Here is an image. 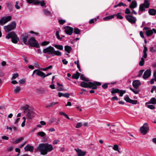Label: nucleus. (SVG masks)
Wrapping results in <instances>:
<instances>
[{
	"label": "nucleus",
	"instance_id": "obj_1",
	"mask_svg": "<svg viewBox=\"0 0 156 156\" xmlns=\"http://www.w3.org/2000/svg\"><path fill=\"white\" fill-rule=\"evenodd\" d=\"M41 152L42 155L46 154L48 152L51 151L53 150V147L51 144H39L35 149Z\"/></svg>",
	"mask_w": 156,
	"mask_h": 156
},
{
	"label": "nucleus",
	"instance_id": "obj_2",
	"mask_svg": "<svg viewBox=\"0 0 156 156\" xmlns=\"http://www.w3.org/2000/svg\"><path fill=\"white\" fill-rule=\"evenodd\" d=\"M28 105H26L21 107V109L24 110V113H25L27 118L28 119H31L34 116V113L32 109L29 108Z\"/></svg>",
	"mask_w": 156,
	"mask_h": 156
},
{
	"label": "nucleus",
	"instance_id": "obj_3",
	"mask_svg": "<svg viewBox=\"0 0 156 156\" xmlns=\"http://www.w3.org/2000/svg\"><path fill=\"white\" fill-rule=\"evenodd\" d=\"M7 39L11 38L12 42L15 44H16L18 41H19V39L16 34L13 31L10 32L6 36Z\"/></svg>",
	"mask_w": 156,
	"mask_h": 156
},
{
	"label": "nucleus",
	"instance_id": "obj_4",
	"mask_svg": "<svg viewBox=\"0 0 156 156\" xmlns=\"http://www.w3.org/2000/svg\"><path fill=\"white\" fill-rule=\"evenodd\" d=\"M28 44L32 47L39 48L40 45L37 41L33 37H31L28 41Z\"/></svg>",
	"mask_w": 156,
	"mask_h": 156
},
{
	"label": "nucleus",
	"instance_id": "obj_5",
	"mask_svg": "<svg viewBox=\"0 0 156 156\" xmlns=\"http://www.w3.org/2000/svg\"><path fill=\"white\" fill-rule=\"evenodd\" d=\"M150 2L148 0H145L144 2L140 5L139 9L141 12L145 11V8H148L150 6Z\"/></svg>",
	"mask_w": 156,
	"mask_h": 156
},
{
	"label": "nucleus",
	"instance_id": "obj_6",
	"mask_svg": "<svg viewBox=\"0 0 156 156\" xmlns=\"http://www.w3.org/2000/svg\"><path fill=\"white\" fill-rule=\"evenodd\" d=\"M16 27V23L14 22H12L10 24L6 26H5L4 28L5 31L9 32L14 30Z\"/></svg>",
	"mask_w": 156,
	"mask_h": 156
},
{
	"label": "nucleus",
	"instance_id": "obj_7",
	"mask_svg": "<svg viewBox=\"0 0 156 156\" xmlns=\"http://www.w3.org/2000/svg\"><path fill=\"white\" fill-rule=\"evenodd\" d=\"M149 29V28L147 27H145L143 29L144 30H146L145 34L147 36L149 37L152 35L153 33H156V30L154 28H153L152 30Z\"/></svg>",
	"mask_w": 156,
	"mask_h": 156
},
{
	"label": "nucleus",
	"instance_id": "obj_8",
	"mask_svg": "<svg viewBox=\"0 0 156 156\" xmlns=\"http://www.w3.org/2000/svg\"><path fill=\"white\" fill-rule=\"evenodd\" d=\"M132 15V13H131ZM126 19L130 23L132 24H134L137 20L136 18L133 16L132 15H127L125 16Z\"/></svg>",
	"mask_w": 156,
	"mask_h": 156
},
{
	"label": "nucleus",
	"instance_id": "obj_9",
	"mask_svg": "<svg viewBox=\"0 0 156 156\" xmlns=\"http://www.w3.org/2000/svg\"><path fill=\"white\" fill-rule=\"evenodd\" d=\"M54 48L51 46H49L47 48L44 49L43 50V52L44 54H48L49 55H51L52 56V55L53 54L54 51Z\"/></svg>",
	"mask_w": 156,
	"mask_h": 156
},
{
	"label": "nucleus",
	"instance_id": "obj_10",
	"mask_svg": "<svg viewBox=\"0 0 156 156\" xmlns=\"http://www.w3.org/2000/svg\"><path fill=\"white\" fill-rule=\"evenodd\" d=\"M149 129V127L147 123H145L143 126L140 128L141 133L144 135L146 134Z\"/></svg>",
	"mask_w": 156,
	"mask_h": 156
},
{
	"label": "nucleus",
	"instance_id": "obj_11",
	"mask_svg": "<svg viewBox=\"0 0 156 156\" xmlns=\"http://www.w3.org/2000/svg\"><path fill=\"white\" fill-rule=\"evenodd\" d=\"M12 17L11 16L2 17L0 19V24L1 25L5 24L10 21Z\"/></svg>",
	"mask_w": 156,
	"mask_h": 156
},
{
	"label": "nucleus",
	"instance_id": "obj_12",
	"mask_svg": "<svg viewBox=\"0 0 156 156\" xmlns=\"http://www.w3.org/2000/svg\"><path fill=\"white\" fill-rule=\"evenodd\" d=\"M65 29V32L68 35H71L73 32V27L69 26H66L63 27Z\"/></svg>",
	"mask_w": 156,
	"mask_h": 156
},
{
	"label": "nucleus",
	"instance_id": "obj_13",
	"mask_svg": "<svg viewBox=\"0 0 156 156\" xmlns=\"http://www.w3.org/2000/svg\"><path fill=\"white\" fill-rule=\"evenodd\" d=\"M93 85V82H89L88 83L84 81L81 82L80 86L84 88H90Z\"/></svg>",
	"mask_w": 156,
	"mask_h": 156
},
{
	"label": "nucleus",
	"instance_id": "obj_14",
	"mask_svg": "<svg viewBox=\"0 0 156 156\" xmlns=\"http://www.w3.org/2000/svg\"><path fill=\"white\" fill-rule=\"evenodd\" d=\"M29 34H28L26 33L23 34L21 35V39L25 45L27 44V39L29 37Z\"/></svg>",
	"mask_w": 156,
	"mask_h": 156
},
{
	"label": "nucleus",
	"instance_id": "obj_15",
	"mask_svg": "<svg viewBox=\"0 0 156 156\" xmlns=\"http://www.w3.org/2000/svg\"><path fill=\"white\" fill-rule=\"evenodd\" d=\"M151 75V70L150 69H147L144 72L143 78L144 79H146L149 77Z\"/></svg>",
	"mask_w": 156,
	"mask_h": 156
},
{
	"label": "nucleus",
	"instance_id": "obj_16",
	"mask_svg": "<svg viewBox=\"0 0 156 156\" xmlns=\"http://www.w3.org/2000/svg\"><path fill=\"white\" fill-rule=\"evenodd\" d=\"M132 85L133 87L137 89L138 88L139 86L141 85V83L140 80H136L133 81Z\"/></svg>",
	"mask_w": 156,
	"mask_h": 156
},
{
	"label": "nucleus",
	"instance_id": "obj_17",
	"mask_svg": "<svg viewBox=\"0 0 156 156\" xmlns=\"http://www.w3.org/2000/svg\"><path fill=\"white\" fill-rule=\"evenodd\" d=\"M34 147L33 146H31L29 144H27L24 147V149L26 151H29L33 152Z\"/></svg>",
	"mask_w": 156,
	"mask_h": 156
},
{
	"label": "nucleus",
	"instance_id": "obj_18",
	"mask_svg": "<svg viewBox=\"0 0 156 156\" xmlns=\"http://www.w3.org/2000/svg\"><path fill=\"white\" fill-rule=\"evenodd\" d=\"M78 156H84L86 153V152L83 151L80 149H76Z\"/></svg>",
	"mask_w": 156,
	"mask_h": 156
},
{
	"label": "nucleus",
	"instance_id": "obj_19",
	"mask_svg": "<svg viewBox=\"0 0 156 156\" xmlns=\"http://www.w3.org/2000/svg\"><path fill=\"white\" fill-rule=\"evenodd\" d=\"M58 96L59 97L63 96L67 98H68L69 97L70 94L68 93L63 94L61 92H59L58 93Z\"/></svg>",
	"mask_w": 156,
	"mask_h": 156
},
{
	"label": "nucleus",
	"instance_id": "obj_20",
	"mask_svg": "<svg viewBox=\"0 0 156 156\" xmlns=\"http://www.w3.org/2000/svg\"><path fill=\"white\" fill-rule=\"evenodd\" d=\"M137 6V3L135 0H133L131 4L129 5V7L131 9L136 8Z\"/></svg>",
	"mask_w": 156,
	"mask_h": 156
},
{
	"label": "nucleus",
	"instance_id": "obj_21",
	"mask_svg": "<svg viewBox=\"0 0 156 156\" xmlns=\"http://www.w3.org/2000/svg\"><path fill=\"white\" fill-rule=\"evenodd\" d=\"M149 14L151 16H154L156 14V10L153 9H151L148 10Z\"/></svg>",
	"mask_w": 156,
	"mask_h": 156
},
{
	"label": "nucleus",
	"instance_id": "obj_22",
	"mask_svg": "<svg viewBox=\"0 0 156 156\" xmlns=\"http://www.w3.org/2000/svg\"><path fill=\"white\" fill-rule=\"evenodd\" d=\"M80 74L77 71H76V73L73 74L72 76V78L73 79H77L79 78Z\"/></svg>",
	"mask_w": 156,
	"mask_h": 156
},
{
	"label": "nucleus",
	"instance_id": "obj_23",
	"mask_svg": "<svg viewBox=\"0 0 156 156\" xmlns=\"http://www.w3.org/2000/svg\"><path fill=\"white\" fill-rule=\"evenodd\" d=\"M148 104H152L154 105L156 104V99L154 98H151V99L150 102H146V105Z\"/></svg>",
	"mask_w": 156,
	"mask_h": 156
},
{
	"label": "nucleus",
	"instance_id": "obj_24",
	"mask_svg": "<svg viewBox=\"0 0 156 156\" xmlns=\"http://www.w3.org/2000/svg\"><path fill=\"white\" fill-rule=\"evenodd\" d=\"M65 50L68 53H70V51L72 50V48L71 46L66 45L65 46Z\"/></svg>",
	"mask_w": 156,
	"mask_h": 156
},
{
	"label": "nucleus",
	"instance_id": "obj_25",
	"mask_svg": "<svg viewBox=\"0 0 156 156\" xmlns=\"http://www.w3.org/2000/svg\"><path fill=\"white\" fill-rule=\"evenodd\" d=\"M119 89L116 88L115 89L114 88H112L111 89V93L113 95L115 93H118L119 92Z\"/></svg>",
	"mask_w": 156,
	"mask_h": 156
},
{
	"label": "nucleus",
	"instance_id": "obj_26",
	"mask_svg": "<svg viewBox=\"0 0 156 156\" xmlns=\"http://www.w3.org/2000/svg\"><path fill=\"white\" fill-rule=\"evenodd\" d=\"M36 75L38 76H41L43 78L44 76V73L42 71H41L37 69V71L36 73Z\"/></svg>",
	"mask_w": 156,
	"mask_h": 156
},
{
	"label": "nucleus",
	"instance_id": "obj_27",
	"mask_svg": "<svg viewBox=\"0 0 156 156\" xmlns=\"http://www.w3.org/2000/svg\"><path fill=\"white\" fill-rule=\"evenodd\" d=\"M53 46L56 48L60 50H62L63 48V46L61 45L53 44Z\"/></svg>",
	"mask_w": 156,
	"mask_h": 156
},
{
	"label": "nucleus",
	"instance_id": "obj_28",
	"mask_svg": "<svg viewBox=\"0 0 156 156\" xmlns=\"http://www.w3.org/2000/svg\"><path fill=\"white\" fill-rule=\"evenodd\" d=\"M61 55V53L58 50L55 51L54 50V52L52 55V56H54L55 55L60 56Z\"/></svg>",
	"mask_w": 156,
	"mask_h": 156
},
{
	"label": "nucleus",
	"instance_id": "obj_29",
	"mask_svg": "<svg viewBox=\"0 0 156 156\" xmlns=\"http://www.w3.org/2000/svg\"><path fill=\"white\" fill-rule=\"evenodd\" d=\"M115 15H112L105 17L103 19L105 21H107L108 20L112 19L114 17Z\"/></svg>",
	"mask_w": 156,
	"mask_h": 156
},
{
	"label": "nucleus",
	"instance_id": "obj_30",
	"mask_svg": "<svg viewBox=\"0 0 156 156\" xmlns=\"http://www.w3.org/2000/svg\"><path fill=\"white\" fill-rule=\"evenodd\" d=\"M80 78L82 80L86 82H88L89 81V80L88 78H87L84 76L83 74H80Z\"/></svg>",
	"mask_w": 156,
	"mask_h": 156
},
{
	"label": "nucleus",
	"instance_id": "obj_31",
	"mask_svg": "<svg viewBox=\"0 0 156 156\" xmlns=\"http://www.w3.org/2000/svg\"><path fill=\"white\" fill-rule=\"evenodd\" d=\"M58 103V102H53L50 103L49 105H47L45 106L46 108H48L50 107H52L53 105H55Z\"/></svg>",
	"mask_w": 156,
	"mask_h": 156
},
{
	"label": "nucleus",
	"instance_id": "obj_32",
	"mask_svg": "<svg viewBox=\"0 0 156 156\" xmlns=\"http://www.w3.org/2000/svg\"><path fill=\"white\" fill-rule=\"evenodd\" d=\"M121 13L119 12L117 14L115 15V16L117 17V19L121 20L123 18V17L121 15Z\"/></svg>",
	"mask_w": 156,
	"mask_h": 156
},
{
	"label": "nucleus",
	"instance_id": "obj_33",
	"mask_svg": "<svg viewBox=\"0 0 156 156\" xmlns=\"http://www.w3.org/2000/svg\"><path fill=\"white\" fill-rule=\"evenodd\" d=\"M56 38L59 40H62V37H61L59 34V31L58 30H57L56 32Z\"/></svg>",
	"mask_w": 156,
	"mask_h": 156
},
{
	"label": "nucleus",
	"instance_id": "obj_34",
	"mask_svg": "<svg viewBox=\"0 0 156 156\" xmlns=\"http://www.w3.org/2000/svg\"><path fill=\"white\" fill-rule=\"evenodd\" d=\"M24 139V138L23 137H21L20 138L16 139V140L15 141L14 143L15 144H17L21 142L22 140H23Z\"/></svg>",
	"mask_w": 156,
	"mask_h": 156
},
{
	"label": "nucleus",
	"instance_id": "obj_35",
	"mask_svg": "<svg viewBox=\"0 0 156 156\" xmlns=\"http://www.w3.org/2000/svg\"><path fill=\"white\" fill-rule=\"evenodd\" d=\"M73 31L74 33L76 34H79L80 32V30L77 28H74Z\"/></svg>",
	"mask_w": 156,
	"mask_h": 156
},
{
	"label": "nucleus",
	"instance_id": "obj_36",
	"mask_svg": "<svg viewBox=\"0 0 156 156\" xmlns=\"http://www.w3.org/2000/svg\"><path fill=\"white\" fill-rule=\"evenodd\" d=\"M37 135L40 136L41 137H44L46 135L45 133L41 131L37 133Z\"/></svg>",
	"mask_w": 156,
	"mask_h": 156
},
{
	"label": "nucleus",
	"instance_id": "obj_37",
	"mask_svg": "<svg viewBox=\"0 0 156 156\" xmlns=\"http://www.w3.org/2000/svg\"><path fill=\"white\" fill-rule=\"evenodd\" d=\"M126 93L125 90H119V92L118 93H119V96L122 97L123 94Z\"/></svg>",
	"mask_w": 156,
	"mask_h": 156
},
{
	"label": "nucleus",
	"instance_id": "obj_38",
	"mask_svg": "<svg viewBox=\"0 0 156 156\" xmlns=\"http://www.w3.org/2000/svg\"><path fill=\"white\" fill-rule=\"evenodd\" d=\"M21 90L20 88L19 87H17L14 90V91L16 93H18Z\"/></svg>",
	"mask_w": 156,
	"mask_h": 156
},
{
	"label": "nucleus",
	"instance_id": "obj_39",
	"mask_svg": "<svg viewBox=\"0 0 156 156\" xmlns=\"http://www.w3.org/2000/svg\"><path fill=\"white\" fill-rule=\"evenodd\" d=\"M144 62V59L143 57L141 58V60L139 62V65L140 66H143Z\"/></svg>",
	"mask_w": 156,
	"mask_h": 156
},
{
	"label": "nucleus",
	"instance_id": "obj_40",
	"mask_svg": "<svg viewBox=\"0 0 156 156\" xmlns=\"http://www.w3.org/2000/svg\"><path fill=\"white\" fill-rule=\"evenodd\" d=\"M43 12L46 15H49L51 14V12L46 9H43Z\"/></svg>",
	"mask_w": 156,
	"mask_h": 156
},
{
	"label": "nucleus",
	"instance_id": "obj_41",
	"mask_svg": "<svg viewBox=\"0 0 156 156\" xmlns=\"http://www.w3.org/2000/svg\"><path fill=\"white\" fill-rule=\"evenodd\" d=\"M18 76H19V74L18 73H16L13 74V76H12L11 79H12V80H14L16 78L18 77Z\"/></svg>",
	"mask_w": 156,
	"mask_h": 156
},
{
	"label": "nucleus",
	"instance_id": "obj_42",
	"mask_svg": "<svg viewBox=\"0 0 156 156\" xmlns=\"http://www.w3.org/2000/svg\"><path fill=\"white\" fill-rule=\"evenodd\" d=\"M124 99L127 102H129V103H130V101H131V99H130L129 97V96H126L124 98Z\"/></svg>",
	"mask_w": 156,
	"mask_h": 156
},
{
	"label": "nucleus",
	"instance_id": "obj_43",
	"mask_svg": "<svg viewBox=\"0 0 156 156\" xmlns=\"http://www.w3.org/2000/svg\"><path fill=\"white\" fill-rule=\"evenodd\" d=\"M93 83V85H92V86L94 85H95V86H100L101 85V83L99 82H97V81H95L94 83Z\"/></svg>",
	"mask_w": 156,
	"mask_h": 156
},
{
	"label": "nucleus",
	"instance_id": "obj_44",
	"mask_svg": "<svg viewBox=\"0 0 156 156\" xmlns=\"http://www.w3.org/2000/svg\"><path fill=\"white\" fill-rule=\"evenodd\" d=\"M58 22L61 25H63L66 22V20H58Z\"/></svg>",
	"mask_w": 156,
	"mask_h": 156
},
{
	"label": "nucleus",
	"instance_id": "obj_45",
	"mask_svg": "<svg viewBox=\"0 0 156 156\" xmlns=\"http://www.w3.org/2000/svg\"><path fill=\"white\" fill-rule=\"evenodd\" d=\"M49 43V41H44L41 43V45L44 46L48 45Z\"/></svg>",
	"mask_w": 156,
	"mask_h": 156
},
{
	"label": "nucleus",
	"instance_id": "obj_46",
	"mask_svg": "<svg viewBox=\"0 0 156 156\" xmlns=\"http://www.w3.org/2000/svg\"><path fill=\"white\" fill-rule=\"evenodd\" d=\"M144 69H142V70H140L139 72V74H138V77H140L142 75V74H143V73L144 72Z\"/></svg>",
	"mask_w": 156,
	"mask_h": 156
},
{
	"label": "nucleus",
	"instance_id": "obj_47",
	"mask_svg": "<svg viewBox=\"0 0 156 156\" xmlns=\"http://www.w3.org/2000/svg\"><path fill=\"white\" fill-rule=\"evenodd\" d=\"M130 103H132L133 104L136 105L137 103V101L136 100H131Z\"/></svg>",
	"mask_w": 156,
	"mask_h": 156
},
{
	"label": "nucleus",
	"instance_id": "obj_48",
	"mask_svg": "<svg viewBox=\"0 0 156 156\" xmlns=\"http://www.w3.org/2000/svg\"><path fill=\"white\" fill-rule=\"evenodd\" d=\"M40 4L41 6H44V7H46L45 3L44 0H42L40 2Z\"/></svg>",
	"mask_w": 156,
	"mask_h": 156
},
{
	"label": "nucleus",
	"instance_id": "obj_49",
	"mask_svg": "<svg viewBox=\"0 0 156 156\" xmlns=\"http://www.w3.org/2000/svg\"><path fill=\"white\" fill-rule=\"evenodd\" d=\"M125 13L126 14H129L131 13V12L128 8H126V9Z\"/></svg>",
	"mask_w": 156,
	"mask_h": 156
},
{
	"label": "nucleus",
	"instance_id": "obj_50",
	"mask_svg": "<svg viewBox=\"0 0 156 156\" xmlns=\"http://www.w3.org/2000/svg\"><path fill=\"white\" fill-rule=\"evenodd\" d=\"M119 149L118 146L117 144H115L114 145L113 147V149L115 151L117 150H118V149Z\"/></svg>",
	"mask_w": 156,
	"mask_h": 156
},
{
	"label": "nucleus",
	"instance_id": "obj_51",
	"mask_svg": "<svg viewBox=\"0 0 156 156\" xmlns=\"http://www.w3.org/2000/svg\"><path fill=\"white\" fill-rule=\"evenodd\" d=\"M82 126V124L81 122H78L76 125V128H78Z\"/></svg>",
	"mask_w": 156,
	"mask_h": 156
},
{
	"label": "nucleus",
	"instance_id": "obj_52",
	"mask_svg": "<svg viewBox=\"0 0 156 156\" xmlns=\"http://www.w3.org/2000/svg\"><path fill=\"white\" fill-rule=\"evenodd\" d=\"M26 82L25 79L20 80L19 81V82L20 84H23L25 83Z\"/></svg>",
	"mask_w": 156,
	"mask_h": 156
},
{
	"label": "nucleus",
	"instance_id": "obj_53",
	"mask_svg": "<svg viewBox=\"0 0 156 156\" xmlns=\"http://www.w3.org/2000/svg\"><path fill=\"white\" fill-rule=\"evenodd\" d=\"M147 107L151 109H153L155 108V106L153 105H147Z\"/></svg>",
	"mask_w": 156,
	"mask_h": 156
},
{
	"label": "nucleus",
	"instance_id": "obj_54",
	"mask_svg": "<svg viewBox=\"0 0 156 156\" xmlns=\"http://www.w3.org/2000/svg\"><path fill=\"white\" fill-rule=\"evenodd\" d=\"M19 3L18 1H16V4L15 5V7L16 9H20V6L18 5V4Z\"/></svg>",
	"mask_w": 156,
	"mask_h": 156
},
{
	"label": "nucleus",
	"instance_id": "obj_55",
	"mask_svg": "<svg viewBox=\"0 0 156 156\" xmlns=\"http://www.w3.org/2000/svg\"><path fill=\"white\" fill-rule=\"evenodd\" d=\"M108 83H105L103 84L102 86V87L104 89H106L108 87Z\"/></svg>",
	"mask_w": 156,
	"mask_h": 156
},
{
	"label": "nucleus",
	"instance_id": "obj_56",
	"mask_svg": "<svg viewBox=\"0 0 156 156\" xmlns=\"http://www.w3.org/2000/svg\"><path fill=\"white\" fill-rule=\"evenodd\" d=\"M111 101H118V97L117 96H115L114 97H112L111 99Z\"/></svg>",
	"mask_w": 156,
	"mask_h": 156
},
{
	"label": "nucleus",
	"instance_id": "obj_57",
	"mask_svg": "<svg viewBox=\"0 0 156 156\" xmlns=\"http://www.w3.org/2000/svg\"><path fill=\"white\" fill-rule=\"evenodd\" d=\"M77 67L78 68V69H79V71L80 72H81V70L80 69V65L79 64V60H78L77 61Z\"/></svg>",
	"mask_w": 156,
	"mask_h": 156
},
{
	"label": "nucleus",
	"instance_id": "obj_58",
	"mask_svg": "<svg viewBox=\"0 0 156 156\" xmlns=\"http://www.w3.org/2000/svg\"><path fill=\"white\" fill-rule=\"evenodd\" d=\"M35 0H27V2L29 4H31L33 3Z\"/></svg>",
	"mask_w": 156,
	"mask_h": 156
},
{
	"label": "nucleus",
	"instance_id": "obj_59",
	"mask_svg": "<svg viewBox=\"0 0 156 156\" xmlns=\"http://www.w3.org/2000/svg\"><path fill=\"white\" fill-rule=\"evenodd\" d=\"M34 4L35 5H38L40 4V1L38 0H36L34 2Z\"/></svg>",
	"mask_w": 156,
	"mask_h": 156
},
{
	"label": "nucleus",
	"instance_id": "obj_60",
	"mask_svg": "<svg viewBox=\"0 0 156 156\" xmlns=\"http://www.w3.org/2000/svg\"><path fill=\"white\" fill-rule=\"evenodd\" d=\"M147 48L146 47V46H144V50H143V53H147Z\"/></svg>",
	"mask_w": 156,
	"mask_h": 156
},
{
	"label": "nucleus",
	"instance_id": "obj_61",
	"mask_svg": "<svg viewBox=\"0 0 156 156\" xmlns=\"http://www.w3.org/2000/svg\"><path fill=\"white\" fill-rule=\"evenodd\" d=\"M40 92L41 94H44L45 93L46 91L44 89H43L40 90Z\"/></svg>",
	"mask_w": 156,
	"mask_h": 156
},
{
	"label": "nucleus",
	"instance_id": "obj_62",
	"mask_svg": "<svg viewBox=\"0 0 156 156\" xmlns=\"http://www.w3.org/2000/svg\"><path fill=\"white\" fill-rule=\"evenodd\" d=\"M150 51L151 52H154L156 51V50L154 49L153 47H151L150 48Z\"/></svg>",
	"mask_w": 156,
	"mask_h": 156
},
{
	"label": "nucleus",
	"instance_id": "obj_63",
	"mask_svg": "<svg viewBox=\"0 0 156 156\" xmlns=\"http://www.w3.org/2000/svg\"><path fill=\"white\" fill-rule=\"evenodd\" d=\"M2 139L3 140H8L9 139V138L8 136H4L2 137Z\"/></svg>",
	"mask_w": 156,
	"mask_h": 156
},
{
	"label": "nucleus",
	"instance_id": "obj_64",
	"mask_svg": "<svg viewBox=\"0 0 156 156\" xmlns=\"http://www.w3.org/2000/svg\"><path fill=\"white\" fill-rule=\"evenodd\" d=\"M62 62L63 63L64 65H66L68 63V61L65 59H64L62 60Z\"/></svg>",
	"mask_w": 156,
	"mask_h": 156
}]
</instances>
